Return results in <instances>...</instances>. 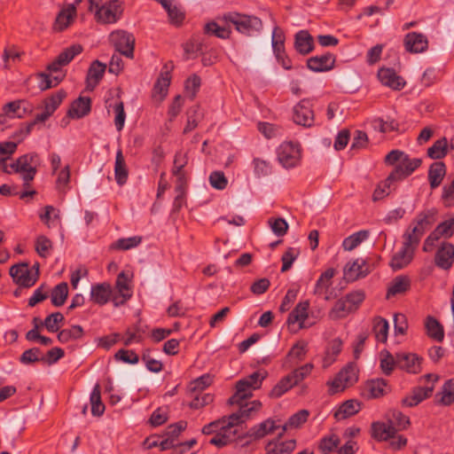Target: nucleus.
Returning <instances> with one entry per match:
<instances>
[{
	"label": "nucleus",
	"mask_w": 454,
	"mask_h": 454,
	"mask_svg": "<svg viewBox=\"0 0 454 454\" xmlns=\"http://www.w3.org/2000/svg\"><path fill=\"white\" fill-rule=\"evenodd\" d=\"M221 20L226 25L233 26L238 32L249 36L259 33L262 29V21L254 15L230 12L224 13Z\"/></svg>",
	"instance_id": "nucleus-1"
},
{
	"label": "nucleus",
	"mask_w": 454,
	"mask_h": 454,
	"mask_svg": "<svg viewBox=\"0 0 454 454\" xmlns=\"http://www.w3.org/2000/svg\"><path fill=\"white\" fill-rule=\"evenodd\" d=\"M370 435L376 442H388L397 436V417L395 411L377 421H373L370 427Z\"/></svg>",
	"instance_id": "nucleus-2"
},
{
	"label": "nucleus",
	"mask_w": 454,
	"mask_h": 454,
	"mask_svg": "<svg viewBox=\"0 0 454 454\" xmlns=\"http://www.w3.org/2000/svg\"><path fill=\"white\" fill-rule=\"evenodd\" d=\"M358 380V371L354 364H347L336 377L327 384L329 385V392L333 395L343 391L345 388L355 384Z\"/></svg>",
	"instance_id": "nucleus-3"
},
{
	"label": "nucleus",
	"mask_w": 454,
	"mask_h": 454,
	"mask_svg": "<svg viewBox=\"0 0 454 454\" xmlns=\"http://www.w3.org/2000/svg\"><path fill=\"white\" fill-rule=\"evenodd\" d=\"M109 42L120 54L129 59L134 58L135 37L133 34L118 29L109 35Z\"/></svg>",
	"instance_id": "nucleus-4"
},
{
	"label": "nucleus",
	"mask_w": 454,
	"mask_h": 454,
	"mask_svg": "<svg viewBox=\"0 0 454 454\" xmlns=\"http://www.w3.org/2000/svg\"><path fill=\"white\" fill-rule=\"evenodd\" d=\"M21 178L23 180V188L29 189L30 183L34 180L39 163V155L36 153L23 154L18 158Z\"/></svg>",
	"instance_id": "nucleus-5"
},
{
	"label": "nucleus",
	"mask_w": 454,
	"mask_h": 454,
	"mask_svg": "<svg viewBox=\"0 0 454 454\" xmlns=\"http://www.w3.org/2000/svg\"><path fill=\"white\" fill-rule=\"evenodd\" d=\"M238 416L230 415L228 417L227 426L225 427H222V431L218 434H215L210 440L209 443L216 446L217 448H223L227 446L228 444L235 442L238 438H239V431L236 428L239 426L237 421Z\"/></svg>",
	"instance_id": "nucleus-6"
},
{
	"label": "nucleus",
	"mask_w": 454,
	"mask_h": 454,
	"mask_svg": "<svg viewBox=\"0 0 454 454\" xmlns=\"http://www.w3.org/2000/svg\"><path fill=\"white\" fill-rule=\"evenodd\" d=\"M424 379L430 383V385L413 388L411 394L403 399V405L407 407L416 406L432 395L434 388V382L438 380L439 377L436 374L428 373L424 376Z\"/></svg>",
	"instance_id": "nucleus-7"
},
{
	"label": "nucleus",
	"mask_w": 454,
	"mask_h": 454,
	"mask_svg": "<svg viewBox=\"0 0 454 454\" xmlns=\"http://www.w3.org/2000/svg\"><path fill=\"white\" fill-rule=\"evenodd\" d=\"M34 268L35 272L28 268L27 263L15 264L10 268V275L16 284L23 287H30L35 284L39 278L38 265Z\"/></svg>",
	"instance_id": "nucleus-8"
},
{
	"label": "nucleus",
	"mask_w": 454,
	"mask_h": 454,
	"mask_svg": "<svg viewBox=\"0 0 454 454\" xmlns=\"http://www.w3.org/2000/svg\"><path fill=\"white\" fill-rule=\"evenodd\" d=\"M278 160L286 168H294L301 160L300 145L293 142H284L278 149Z\"/></svg>",
	"instance_id": "nucleus-9"
},
{
	"label": "nucleus",
	"mask_w": 454,
	"mask_h": 454,
	"mask_svg": "<svg viewBox=\"0 0 454 454\" xmlns=\"http://www.w3.org/2000/svg\"><path fill=\"white\" fill-rule=\"evenodd\" d=\"M437 210L430 208L421 212L416 218L413 227L409 231L411 235L420 240L424 233L436 222Z\"/></svg>",
	"instance_id": "nucleus-10"
},
{
	"label": "nucleus",
	"mask_w": 454,
	"mask_h": 454,
	"mask_svg": "<svg viewBox=\"0 0 454 454\" xmlns=\"http://www.w3.org/2000/svg\"><path fill=\"white\" fill-rule=\"evenodd\" d=\"M294 121L303 127H312L314 125L315 115L312 109V104L309 99H301L293 110Z\"/></svg>",
	"instance_id": "nucleus-11"
},
{
	"label": "nucleus",
	"mask_w": 454,
	"mask_h": 454,
	"mask_svg": "<svg viewBox=\"0 0 454 454\" xmlns=\"http://www.w3.org/2000/svg\"><path fill=\"white\" fill-rule=\"evenodd\" d=\"M122 8L118 0H109L96 11V18L104 24H114L121 16Z\"/></svg>",
	"instance_id": "nucleus-12"
},
{
	"label": "nucleus",
	"mask_w": 454,
	"mask_h": 454,
	"mask_svg": "<svg viewBox=\"0 0 454 454\" xmlns=\"http://www.w3.org/2000/svg\"><path fill=\"white\" fill-rule=\"evenodd\" d=\"M403 246L399 250V269L409 265L414 256L415 250L417 249L419 239L411 235L410 231H406L403 236Z\"/></svg>",
	"instance_id": "nucleus-13"
},
{
	"label": "nucleus",
	"mask_w": 454,
	"mask_h": 454,
	"mask_svg": "<svg viewBox=\"0 0 454 454\" xmlns=\"http://www.w3.org/2000/svg\"><path fill=\"white\" fill-rule=\"evenodd\" d=\"M454 233V217L449 216L445 221L438 224L434 231L426 239L423 249L429 251L434 242L440 238H450Z\"/></svg>",
	"instance_id": "nucleus-14"
},
{
	"label": "nucleus",
	"mask_w": 454,
	"mask_h": 454,
	"mask_svg": "<svg viewBox=\"0 0 454 454\" xmlns=\"http://www.w3.org/2000/svg\"><path fill=\"white\" fill-rule=\"evenodd\" d=\"M371 272L370 266L364 259H356L346 264L343 270V277L348 282H353L360 278H364Z\"/></svg>",
	"instance_id": "nucleus-15"
},
{
	"label": "nucleus",
	"mask_w": 454,
	"mask_h": 454,
	"mask_svg": "<svg viewBox=\"0 0 454 454\" xmlns=\"http://www.w3.org/2000/svg\"><path fill=\"white\" fill-rule=\"evenodd\" d=\"M283 433H279L278 435L268 441L264 446L265 454H292L295 450L296 441L294 439L281 441Z\"/></svg>",
	"instance_id": "nucleus-16"
},
{
	"label": "nucleus",
	"mask_w": 454,
	"mask_h": 454,
	"mask_svg": "<svg viewBox=\"0 0 454 454\" xmlns=\"http://www.w3.org/2000/svg\"><path fill=\"white\" fill-rule=\"evenodd\" d=\"M335 56L332 53H325L321 56L311 57L307 59V67L313 72H326L333 68Z\"/></svg>",
	"instance_id": "nucleus-17"
},
{
	"label": "nucleus",
	"mask_w": 454,
	"mask_h": 454,
	"mask_svg": "<svg viewBox=\"0 0 454 454\" xmlns=\"http://www.w3.org/2000/svg\"><path fill=\"white\" fill-rule=\"evenodd\" d=\"M422 163L420 158H411L408 154L399 151V180L410 176Z\"/></svg>",
	"instance_id": "nucleus-18"
},
{
	"label": "nucleus",
	"mask_w": 454,
	"mask_h": 454,
	"mask_svg": "<svg viewBox=\"0 0 454 454\" xmlns=\"http://www.w3.org/2000/svg\"><path fill=\"white\" fill-rule=\"evenodd\" d=\"M404 46L407 51L411 53L424 52L428 47V41L423 34L411 32L404 38Z\"/></svg>",
	"instance_id": "nucleus-19"
},
{
	"label": "nucleus",
	"mask_w": 454,
	"mask_h": 454,
	"mask_svg": "<svg viewBox=\"0 0 454 454\" xmlns=\"http://www.w3.org/2000/svg\"><path fill=\"white\" fill-rule=\"evenodd\" d=\"M91 111V99L89 97L80 96L73 101L67 112V115L72 119H81L88 115Z\"/></svg>",
	"instance_id": "nucleus-20"
},
{
	"label": "nucleus",
	"mask_w": 454,
	"mask_h": 454,
	"mask_svg": "<svg viewBox=\"0 0 454 454\" xmlns=\"http://www.w3.org/2000/svg\"><path fill=\"white\" fill-rule=\"evenodd\" d=\"M387 381L383 379H372L364 383L363 395L368 399L379 398L386 394Z\"/></svg>",
	"instance_id": "nucleus-21"
},
{
	"label": "nucleus",
	"mask_w": 454,
	"mask_h": 454,
	"mask_svg": "<svg viewBox=\"0 0 454 454\" xmlns=\"http://www.w3.org/2000/svg\"><path fill=\"white\" fill-rule=\"evenodd\" d=\"M294 49L301 55H308L314 50V39L308 30H300L295 34Z\"/></svg>",
	"instance_id": "nucleus-22"
},
{
	"label": "nucleus",
	"mask_w": 454,
	"mask_h": 454,
	"mask_svg": "<svg viewBox=\"0 0 454 454\" xmlns=\"http://www.w3.org/2000/svg\"><path fill=\"white\" fill-rule=\"evenodd\" d=\"M422 358L415 353L399 356V369L408 373H419L421 371Z\"/></svg>",
	"instance_id": "nucleus-23"
},
{
	"label": "nucleus",
	"mask_w": 454,
	"mask_h": 454,
	"mask_svg": "<svg viewBox=\"0 0 454 454\" xmlns=\"http://www.w3.org/2000/svg\"><path fill=\"white\" fill-rule=\"evenodd\" d=\"M454 260V246L446 243L438 249L435 254V264L443 270H448L451 267Z\"/></svg>",
	"instance_id": "nucleus-24"
},
{
	"label": "nucleus",
	"mask_w": 454,
	"mask_h": 454,
	"mask_svg": "<svg viewBox=\"0 0 454 454\" xmlns=\"http://www.w3.org/2000/svg\"><path fill=\"white\" fill-rule=\"evenodd\" d=\"M253 387L244 380H239L236 383V392L229 398L228 403L231 405L243 403L247 399L252 396Z\"/></svg>",
	"instance_id": "nucleus-25"
},
{
	"label": "nucleus",
	"mask_w": 454,
	"mask_h": 454,
	"mask_svg": "<svg viewBox=\"0 0 454 454\" xmlns=\"http://www.w3.org/2000/svg\"><path fill=\"white\" fill-rule=\"evenodd\" d=\"M116 287L118 289V295H114L113 301L115 306L124 304L132 295L130 288L127 282V278L123 272H121L116 279Z\"/></svg>",
	"instance_id": "nucleus-26"
},
{
	"label": "nucleus",
	"mask_w": 454,
	"mask_h": 454,
	"mask_svg": "<svg viewBox=\"0 0 454 454\" xmlns=\"http://www.w3.org/2000/svg\"><path fill=\"white\" fill-rule=\"evenodd\" d=\"M309 308V301L299 302L293 311L289 314L287 322L289 325L299 323L300 328L305 327V320L308 317Z\"/></svg>",
	"instance_id": "nucleus-27"
},
{
	"label": "nucleus",
	"mask_w": 454,
	"mask_h": 454,
	"mask_svg": "<svg viewBox=\"0 0 454 454\" xmlns=\"http://www.w3.org/2000/svg\"><path fill=\"white\" fill-rule=\"evenodd\" d=\"M277 427H278L275 425V421L268 419L262 423L251 427L247 432V435L254 440H259L270 434H272L277 429Z\"/></svg>",
	"instance_id": "nucleus-28"
},
{
	"label": "nucleus",
	"mask_w": 454,
	"mask_h": 454,
	"mask_svg": "<svg viewBox=\"0 0 454 454\" xmlns=\"http://www.w3.org/2000/svg\"><path fill=\"white\" fill-rule=\"evenodd\" d=\"M106 68V64H103L98 60H94L88 70L86 77L87 87L94 89L103 78Z\"/></svg>",
	"instance_id": "nucleus-29"
},
{
	"label": "nucleus",
	"mask_w": 454,
	"mask_h": 454,
	"mask_svg": "<svg viewBox=\"0 0 454 454\" xmlns=\"http://www.w3.org/2000/svg\"><path fill=\"white\" fill-rule=\"evenodd\" d=\"M114 176L119 185H123L128 180L129 170L121 149L116 152Z\"/></svg>",
	"instance_id": "nucleus-30"
},
{
	"label": "nucleus",
	"mask_w": 454,
	"mask_h": 454,
	"mask_svg": "<svg viewBox=\"0 0 454 454\" xmlns=\"http://www.w3.org/2000/svg\"><path fill=\"white\" fill-rule=\"evenodd\" d=\"M397 180V166L395 167L393 171L389 174L387 178L380 183L377 188L374 190L372 199L374 201L382 200L387 196L391 192V185Z\"/></svg>",
	"instance_id": "nucleus-31"
},
{
	"label": "nucleus",
	"mask_w": 454,
	"mask_h": 454,
	"mask_svg": "<svg viewBox=\"0 0 454 454\" xmlns=\"http://www.w3.org/2000/svg\"><path fill=\"white\" fill-rule=\"evenodd\" d=\"M111 294V286L107 283H101L92 286L90 297L95 303L104 305L108 302Z\"/></svg>",
	"instance_id": "nucleus-32"
},
{
	"label": "nucleus",
	"mask_w": 454,
	"mask_h": 454,
	"mask_svg": "<svg viewBox=\"0 0 454 454\" xmlns=\"http://www.w3.org/2000/svg\"><path fill=\"white\" fill-rule=\"evenodd\" d=\"M445 174L446 168L443 162L435 161L431 164L428 170V181L431 189H435L442 184Z\"/></svg>",
	"instance_id": "nucleus-33"
},
{
	"label": "nucleus",
	"mask_w": 454,
	"mask_h": 454,
	"mask_svg": "<svg viewBox=\"0 0 454 454\" xmlns=\"http://www.w3.org/2000/svg\"><path fill=\"white\" fill-rule=\"evenodd\" d=\"M84 335L83 328L79 325H72L70 328L62 329L58 333L57 338L60 343H67L71 340H81Z\"/></svg>",
	"instance_id": "nucleus-34"
},
{
	"label": "nucleus",
	"mask_w": 454,
	"mask_h": 454,
	"mask_svg": "<svg viewBox=\"0 0 454 454\" xmlns=\"http://www.w3.org/2000/svg\"><path fill=\"white\" fill-rule=\"evenodd\" d=\"M361 410V403L356 400H348L344 402L338 411L334 413L337 419H345L356 414Z\"/></svg>",
	"instance_id": "nucleus-35"
},
{
	"label": "nucleus",
	"mask_w": 454,
	"mask_h": 454,
	"mask_svg": "<svg viewBox=\"0 0 454 454\" xmlns=\"http://www.w3.org/2000/svg\"><path fill=\"white\" fill-rule=\"evenodd\" d=\"M25 104L22 100L12 101L5 104L2 110L4 117L10 118H23L27 113V108L23 106Z\"/></svg>",
	"instance_id": "nucleus-36"
},
{
	"label": "nucleus",
	"mask_w": 454,
	"mask_h": 454,
	"mask_svg": "<svg viewBox=\"0 0 454 454\" xmlns=\"http://www.w3.org/2000/svg\"><path fill=\"white\" fill-rule=\"evenodd\" d=\"M76 13V9L74 5L68 6L67 9L62 10L57 16L54 24V29L57 31H63L66 29Z\"/></svg>",
	"instance_id": "nucleus-37"
},
{
	"label": "nucleus",
	"mask_w": 454,
	"mask_h": 454,
	"mask_svg": "<svg viewBox=\"0 0 454 454\" xmlns=\"http://www.w3.org/2000/svg\"><path fill=\"white\" fill-rule=\"evenodd\" d=\"M335 274L336 270L333 268H329L324 271L317 280L314 293L316 294H325L332 285V278Z\"/></svg>",
	"instance_id": "nucleus-38"
},
{
	"label": "nucleus",
	"mask_w": 454,
	"mask_h": 454,
	"mask_svg": "<svg viewBox=\"0 0 454 454\" xmlns=\"http://www.w3.org/2000/svg\"><path fill=\"white\" fill-rule=\"evenodd\" d=\"M261 407L262 403L260 401L257 400L250 403L243 402V403L239 405V411L237 412L232 413L231 415L238 416L237 421L239 422V425H241L246 421V419H247L250 417L253 411H258Z\"/></svg>",
	"instance_id": "nucleus-39"
},
{
	"label": "nucleus",
	"mask_w": 454,
	"mask_h": 454,
	"mask_svg": "<svg viewBox=\"0 0 454 454\" xmlns=\"http://www.w3.org/2000/svg\"><path fill=\"white\" fill-rule=\"evenodd\" d=\"M425 326L427 335L437 340L442 341L444 338L443 328L442 325L434 317L428 316L426 318Z\"/></svg>",
	"instance_id": "nucleus-40"
},
{
	"label": "nucleus",
	"mask_w": 454,
	"mask_h": 454,
	"mask_svg": "<svg viewBox=\"0 0 454 454\" xmlns=\"http://www.w3.org/2000/svg\"><path fill=\"white\" fill-rule=\"evenodd\" d=\"M68 296V286L66 282H61L51 290V301L55 307L64 305Z\"/></svg>",
	"instance_id": "nucleus-41"
},
{
	"label": "nucleus",
	"mask_w": 454,
	"mask_h": 454,
	"mask_svg": "<svg viewBox=\"0 0 454 454\" xmlns=\"http://www.w3.org/2000/svg\"><path fill=\"white\" fill-rule=\"evenodd\" d=\"M204 31L206 34L214 35L221 39H227L231 34V25H226L224 22L223 26L215 21L208 22L206 24Z\"/></svg>",
	"instance_id": "nucleus-42"
},
{
	"label": "nucleus",
	"mask_w": 454,
	"mask_h": 454,
	"mask_svg": "<svg viewBox=\"0 0 454 454\" xmlns=\"http://www.w3.org/2000/svg\"><path fill=\"white\" fill-rule=\"evenodd\" d=\"M372 331L378 341L386 342L388 333L387 321L381 317H376L372 322Z\"/></svg>",
	"instance_id": "nucleus-43"
},
{
	"label": "nucleus",
	"mask_w": 454,
	"mask_h": 454,
	"mask_svg": "<svg viewBox=\"0 0 454 454\" xmlns=\"http://www.w3.org/2000/svg\"><path fill=\"white\" fill-rule=\"evenodd\" d=\"M354 312L348 303L345 297L339 299L330 310V317L333 319L344 318L348 314Z\"/></svg>",
	"instance_id": "nucleus-44"
},
{
	"label": "nucleus",
	"mask_w": 454,
	"mask_h": 454,
	"mask_svg": "<svg viewBox=\"0 0 454 454\" xmlns=\"http://www.w3.org/2000/svg\"><path fill=\"white\" fill-rule=\"evenodd\" d=\"M369 237V231L363 230L353 233L352 235L344 239L342 247L346 251H351L358 247L363 241Z\"/></svg>",
	"instance_id": "nucleus-45"
},
{
	"label": "nucleus",
	"mask_w": 454,
	"mask_h": 454,
	"mask_svg": "<svg viewBox=\"0 0 454 454\" xmlns=\"http://www.w3.org/2000/svg\"><path fill=\"white\" fill-rule=\"evenodd\" d=\"M91 413L93 416H101L105 411V404L101 401L99 384H96L90 394Z\"/></svg>",
	"instance_id": "nucleus-46"
},
{
	"label": "nucleus",
	"mask_w": 454,
	"mask_h": 454,
	"mask_svg": "<svg viewBox=\"0 0 454 454\" xmlns=\"http://www.w3.org/2000/svg\"><path fill=\"white\" fill-rule=\"evenodd\" d=\"M378 78L383 85L397 90V75L395 69L381 67L378 71Z\"/></svg>",
	"instance_id": "nucleus-47"
},
{
	"label": "nucleus",
	"mask_w": 454,
	"mask_h": 454,
	"mask_svg": "<svg viewBox=\"0 0 454 454\" xmlns=\"http://www.w3.org/2000/svg\"><path fill=\"white\" fill-rule=\"evenodd\" d=\"M66 96L67 93L62 90L53 93L52 95H51L43 100L44 109L51 113V114L52 115L53 113L60 106Z\"/></svg>",
	"instance_id": "nucleus-48"
},
{
	"label": "nucleus",
	"mask_w": 454,
	"mask_h": 454,
	"mask_svg": "<svg viewBox=\"0 0 454 454\" xmlns=\"http://www.w3.org/2000/svg\"><path fill=\"white\" fill-rule=\"evenodd\" d=\"M313 368L314 365L309 363L294 370L291 373L286 375V377L290 379L291 383L294 387L308 377L311 373Z\"/></svg>",
	"instance_id": "nucleus-49"
},
{
	"label": "nucleus",
	"mask_w": 454,
	"mask_h": 454,
	"mask_svg": "<svg viewBox=\"0 0 454 454\" xmlns=\"http://www.w3.org/2000/svg\"><path fill=\"white\" fill-rule=\"evenodd\" d=\"M17 144L15 142H2L0 143V165H3L4 171L10 174L8 166L5 161L16 152Z\"/></svg>",
	"instance_id": "nucleus-50"
},
{
	"label": "nucleus",
	"mask_w": 454,
	"mask_h": 454,
	"mask_svg": "<svg viewBox=\"0 0 454 454\" xmlns=\"http://www.w3.org/2000/svg\"><path fill=\"white\" fill-rule=\"evenodd\" d=\"M142 242V237L140 236H133L129 238H121L117 239L114 243L111 245L112 249L116 250H129L134 247H137Z\"/></svg>",
	"instance_id": "nucleus-51"
},
{
	"label": "nucleus",
	"mask_w": 454,
	"mask_h": 454,
	"mask_svg": "<svg viewBox=\"0 0 454 454\" xmlns=\"http://www.w3.org/2000/svg\"><path fill=\"white\" fill-rule=\"evenodd\" d=\"M213 382L212 377L209 374H203L202 376L192 380L189 385L190 395L200 394L202 391L210 386Z\"/></svg>",
	"instance_id": "nucleus-52"
},
{
	"label": "nucleus",
	"mask_w": 454,
	"mask_h": 454,
	"mask_svg": "<svg viewBox=\"0 0 454 454\" xmlns=\"http://www.w3.org/2000/svg\"><path fill=\"white\" fill-rule=\"evenodd\" d=\"M82 46L80 44H73L70 47L65 49L58 56V62L62 63L63 66L69 64L75 56L79 55L82 51Z\"/></svg>",
	"instance_id": "nucleus-53"
},
{
	"label": "nucleus",
	"mask_w": 454,
	"mask_h": 454,
	"mask_svg": "<svg viewBox=\"0 0 454 454\" xmlns=\"http://www.w3.org/2000/svg\"><path fill=\"white\" fill-rule=\"evenodd\" d=\"M448 142L446 138H442L434 143V145L427 149V155L431 159L439 160L447 154Z\"/></svg>",
	"instance_id": "nucleus-54"
},
{
	"label": "nucleus",
	"mask_w": 454,
	"mask_h": 454,
	"mask_svg": "<svg viewBox=\"0 0 454 454\" xmlns=\"http://www.w3.org/2000/svg\"><path fill=\"white\" fill-rule=\"evenodd\" d=\"M271 44L275 56L283 54L286 51L285 35L278 27H275L273 29Z\"/></svg>",
	"instance_id": "nucleus-55"
},
{
	"label": "nucleus",
	"mask_w": 454,
	"mask_h": 454,
	"mask_svg": "<svg viewBox=\"0 0 454 454\" xmlns=\"http://www.w3.org/2000/svg\"><path fill=\"white\" fill-rule=\"evenodd\" d=\"M342 348V341L340 339H334L330 343L326 351L325 357L324 358V367H327L333 364L335 357L340 353Z\"/></svg>",
	"instance_id": "nucleus-56"
},
{
	"label": "nucleus",
	"mask_w": 454,
	"mask_h": 454,
	"mask_svg": "<svg viewBox=\"0 0 454 454\" xmlns=\"http://www.w3.org/2000/svg\"><path fill=\"white\" fill-rule=\"evenodd\" d=\"M20 362L23 364H30L36 362L43 363V352L39 348L27 349L21 354Z\"/></svg>",
	"instance_id": "nucleus-57"
},
{
	"label": "nucleus",
	"mask_w": 454,
	"mask_h": 454,
	"mask_svg": "<svg viewBox=\"0 0 454 454\" xmlns=\"http://www.w3.org/2000/svg\"><path fill=\"white\" fill-rule=\"evenodd\" d=\"M440 403L450 405L454 403V378L445 381L442 387Z\"/></svg>",
	"instance_id": "nucleus-58"
},
{
	"label": "nucleus",
	"mask_w": 454,
	"mask_h": 454,
	"mask_svg": "<svg viewBox=\"0 0 454 454\" xmlns=\"http://www.w3.org/2000/svg\"><path fill=\"white\" fill-rule=\"evenodd\" d=\"M293 387L290 379L285 376L270 390L269 396L271 398H279Z\"/></svg>",
	"instance_id": "nucleus-59"
},
{
	"label": "nucleus",
	"mask_w": 454,
	"mask_h": 454,
	"mask_svg": "<svg viewBox=\"0 0 454 454\" xmlns=\"http://www.w3.org/2000/svg\"><path fill=\"white\" fill-rule=\"evenodd\" d=\"M200 85L201 79L196 74H193L186 79L184 88L187 95L190 97L192 100L194 99V98L196 97L197 92L200 88Z\"/></svg>",
	"instance_id": "nucleus-60"
},
{
	"label": "nucleus",
	"mask_w": 454,
	"mask_h": 454,
	"mask_svg": "<svg viewBox=\"0 0 454 454\" xmlns=\"http://www.w3.org/2000/svg\"><path fill=\"white\" fill-rule=\"evenodd\" d=\"M171 74L169 71H161L154 84V90L163 96L167 95L170 85Z\"/></svg>",
	"instance_id": "nucleus-61"
},
{
	"label": "nucleus",
	"mask_w": 454,
	"mask_h": 454,
	"mask_svg": "<svg viewBox=\"0 0 454 454\" xmlns=\"http://www.w3.org/2000/svg\"><path fill=\"white\" fill-rule=\"evenodd\" d=\"M340 444V439L337 435L325 436L321 439L319 450L323 454L332 453Z\"/></svg>",
	"instance_id": "nucleus-62"
},
{
	"label": "nucleus",
	"mask_w": 454,
	"mask_h": 454,
	"mask_svg": "<svg viewBox=\"0 0 454 454\" xmlns=\"http://www.w3.org/2000/svg\"><path fill=\"white\" fill-rule=\"evenodd\" d=\"M64 320L65 317L62 313L54 312L45 317L43 325L49 332L56 333L59 329V324L62 323Z\"/></svg>",
	"instance_id": "nucleus-63"
},
{
	"label": "nucleus",
	"mask_w": 454,
	"mask_h": 454,
	"mask_svg": "<svg viewBox=\"0 0 454 454\" xmlns=\"http://www.w3.org/2000/svg\"><path fill=\"white\" fill-rule=\"evenodd\" d=\"M441 199L445 207L454 206V179L443 185Z\"/></svg>",
	"instance_id": "nucleus-64"
}]
</instances>
